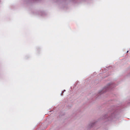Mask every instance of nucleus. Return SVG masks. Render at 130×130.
<instances>
[{
    "label": "nucleus",
    "instance_id": "1",
    "mask_svg": "<svg viewBox=\"0 0 130 130\" xmlns=\"http://www.w3.org/2000/svg\"><path fill=\"white\" fill-rule=\"evenodd\" d=\"M128 51H127V53H128Z\"/></svg>",
    "mask_w": 130,
    "mask_h": 130
}]
</instances>
